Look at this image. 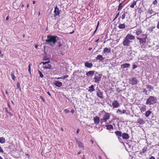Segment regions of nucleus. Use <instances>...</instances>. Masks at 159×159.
<instances>
[{"label":"nucleus","mask_w":159,"mask_h":159,"mask_svg":"<svg viewBox=\"0 0 159 159\" xmlns=\"http://www.w3.org/2000/svg\"><path fill=\"white\" fill-rule=\"evenodd\" d=\"M157 99L156 97L153 96H150L147 99L146 101V104L151 105L157 103Z\"/></svg>","instance_id":"39448f33"},{"label":"nucleus","mask_w":159,"mask_h":159,"mask_svg":"<svg viewBox=\"0 0 159 159\" xmlns=\"http://www.w3.org/2000/svg\"><path fill=\"white\" fill-rule=\"evenodd\" d=\"M7 105H8V106L9 107V108H11V107H10V105L9 103V102L7 103Z\"/></svg>","instance_id":"bf43d9fd"},{"label":"nucleus","mask_w":159,"mask_h":159,"mask_svg":"<svg viewBox=\"0 0 159 159\" xmlns=\"http://www.w3.org/2000/svg\"><path fill=\"white\" fill-rule=\"evenodd\" d=\"M93 121L95 124L96 125H98L100 121L99 117L98 116H96L93 117Z\"/></svg>","instance_id":"ddd939ff"},{"label":"nucleus","mask_w":159,"mask_h":159,"mask_svg":"<svg viewBox=\"0 0 159 159\" xmlns=\"http://www.w3.org/2000/svg\"><path fill=\"white\" fill-rule=\"evenodd\" d=\"M84 65L85 67L89 68H91L93 66V65L92 63H89L88 62H85L84 64Z\"/></svg>","instance_id":"6ab92c4d"},{"label":"nucleus","mask_w":159,"mask_h":159,"mask_svg":"<svg viewBox=\"0 0 159 159\" xmlns=\"http://www.w3.org/2000/svg\"><path fill=\"white\" fill-rule=\"evenodd\" d=\"M64 111H65L66 113H68L69 112V111L68 110H67V109H65V110H64Z\"/></svg>","instance_id":"6e6d98bb"},{"label":"nucleus","mask_w":159,"mask_h":159,"mask_svg":"<svg viewBox=\"0 0 159 159\" xmlns=\"http://www.w3.org/2000/svg\"><path fill=\"white\" fill-rule=\"evenodd\" d=\"M115 134L120 141V140H122L120 138L121 137H122L123 139L125 140H127L129 138V136L128 134L125 133H124L122 134L120 131L118 130L116 131L115 132Z\"/></svg>","instance_id":"20e7f679"},{"label":"nucleus","mask_w":159,"mask_h":159,"mask_svg":"<svg viewBox=\"0 0 159 159\" xmlns=\"http://www.w3.org/2000/svg\"><path fill=\"white\" fill-rule=\"evenodd\" d=\"M147 150V147H145L142 149V151H143V152H144V153Z\"/></svg>","instance_id":"e433bc0d"},{"label":"nucleus","mask_w":159,"mask_h":159,"mask_svg":"<svg viewBox=\"0 0 159 159\" xmlns=\"http://www.w3.org/2000/svg\"><path fill=\"white\" fill-rule=\"evenodd\" d=\"M91 142L92 144H93V143H94V142H93V139H91Z\"/></svg>","instance_id":"774afa93"},{"label":"nucleus","mask_w":159,"mask_h":159,"mask_svg":"<svg viewBox=\"0 0 159 159\" xmlns=\"http://www.w3.org/2000/svg\"><path fill=\"white\" fill-rule=\"evenodd\" d=\"M54 84L56 86L59 87H61L62 85V82L59 81H55Z\"/></svg>","instance_id":"f3484780"},{"label":"nucleus","mask_w":159,"mask_h":159,"mask_svg":"<svg viewBox=\"0 0 159 159\" xmlns=\"http://www.w3.org/2000/svg\"><path fill=\"white\" fill-rule=\"evenodd\" d=\"M98 88L97 87L96 89L97 95L98 98L101 99H103L104 98V97L102 92L99 89H97Z\"/></svg>","instance_id":"9d476101"},{"label":"nucleus","mask_w":159,"mask_h":159,"mask_svg":"<svg viewBox=\"0 0 159 159\" xmlns=\"http://www.w3.org/2000/svg\"><path fill=\"white\" fill-rule=\"evenodd\" d=\"M80 131V129H78L76 131V133L77 134H78Z\"/></svg>","instance_id":"052dcab7"},{"label":"nucleus","mask_w":159,"mask_h":159,"mask_svg":"<svg viewBox=\"0 0 159 159\" xmlns=\"http://www.w3.org/2000/svg\"><path fill=\"white\" fill-rule=\"evenodd\" d=\"M157 3V1L156 0H155V1H154L153 2V4L154 5L156 4Z\"/></svg>","instance_id":"49530a36"},{"label":"nucleus","mask_w":159,"mask_h":159,"mask_svg":"<svg viewBox=\"0 0 159 159\" xmlns=\"http://www.w3.org/2000/svg\"><path fill=\"white\" fill-rule=\"evenodd\" d=\"M98 158H99V159H102V158L101 156H100V155L98 156Z\"/></svg>","instance_id":"69168bd1"},{"label":"nucleus","mask_w":159,"mask_h":159,"mask_svg":"<svg viewBox=\"0 0 159 159\" xmlns=\"http://www.w3.org/2000/svg\"><path fill=\"white\" fill-rule=\"evenodd\" d=\"M148 30L152 32L153 31V28H151V27H150L149 28Z\"/></svg>","instance_id":"5fc2aeb1"},{"label":"nucleus","mask_w":159,"mask_h":159,"mask_svg":"<svg viewBox=\"0 0 159 159\" xmlns=\"http://www.w3.org/2000/svg\"><path fill=\"white\" fill-rule=\"evenodd\" d=\"M100 114L102 115V118L100 119V123L101 124L104 122H107L110 119L111 113L107 112L103 110L100 112L99 115Z\"/></svg>","instance_id":"7ed1b4c3"},{"label":"nucleus","mask_w":159,"mask_h":159,"mask_svg":"<svg viewBox=\"0 0 159 159\" xmlns=\"http://www.w3.org/2000/svg\"><path fill=\"white\" fill-rule=\"evenodd\" d=\"M143 92H145V93H146V94H147V90H146V89H143Z\"/></svg>","instance_id":"a18cd8bd"},{"label":"nucleus","mask_w":159,"mask_h":159,"mask_svg":"<svg viewBox=\"0 0 159 159\" xmlns=\"http://www.w3.org/2000/svg\"><path fill=\"white\" fill-rule=\"evenodd\" d=\"M28 71L30 74H31V63H30L28 66Z\"/></svg>","instance_id":"c9c22d12"},{"label":"nucleus","mask_w":159,"mask_h":159,"mask_svg":"<svg viewBox=\"0 0 159 159\" xmlns=\"http://www.w3.org/2000/svg\"><path fill=\"white\" fill-rule=\"evenodd\" d=\"M142 36L144 37L143 38H140L139 37H137L136 38L137 39L139 40V44L141 48L145 44L147 38V36L146 34H143Z\"/></svg>","instance_id":"423d86ee"},{"label":"nucleus","mask_w":159,"mask_h":159,"mask_svg":"<svg viewBox=\"0 0 159 159\" xmlns=\"http://www.w3.org/2000/svg\"><path fill=\"white\" fill-rule=\"evenodd\" d=\"M122 110H121V109H118L116 111V112L117 113H119L120 114H122L123 113H122Z\"/></svg>","instance_id":"4c0bfd02"},{"label":"nucleus","mask_w":159,"mask_h":159,"mask_svg":"<svg viewBox=\"0 0 159 159\" xmlns=\"http://www.w3.org/2000/svg\"><path fill=\"white\" fill-rule=\"evenodd\" d=\"M44 62H45L46 65V64H48V63H49L50 62V61H49V60H48V61H47Z\"/></svg>","instance_id":"3c124183"},{"label":"nucleus","mask_w":159,"mask_h":159,"mask_svg":"<svg viewBox=\"0 0 159 159\" xmlns=\"http://www.w3.org/2000/svg\"><path fill=\"white\" fill-rule=\"evenodd\" d=\"M96 59L100 61H102L104 60V58L101 55H99L96 57Z\"/></svg>","instance_id":"b1692460"},{"label":"nucleus","mask_w":159,"mask_h":159,"mask_svg":"<svg viewBox=\"0 0 159 159\" xmlns=\"http://www.w3.org/2000/svg\"><path fill=\"white\" fill-rule=\"evenodd\" d=\"M11 78L13 80L15 81V80L16 77L14 75V72H11Z\"/></svg>","instance_id":"2f4dec72"},{"label":"nucleus","mask_w":159,"mask_h":159,"mask_svg":"<svg viewBox=\"0 0 159 159\" xmlns=\"http://www.w3.org/2000/svg\"><path fill=\"white\" fill-rule=\"evenodd\" d=\"M40 98L43 100V101L44 102H45V100L42 97V96H40Z\"/></svg>","instance_id":"09e8293b"},{"label":"nucleus","mask_w":159,"mask_h":159,"mask_svg":"<svg viewBox=\"0 0 159 159\" xmlns=\"http://www.w3.org/2000/svg\"><path fill=\"white\" fill-rule=\"evenodd\" d=\"M147 88L150 89H153V87L150 85H147L146 86Z\"/></svg>","instance_id":"72a5a7b5"},{"label":"nucleus","mask_w":159,"mask_h":159,"mask_svg":"<svg viewBox=\"0 0 159 159\" xmlns=\"http://www.w3.org/2000/svg\"><path fill=\"white\" fill-rule=\"evenodd\" d=\"M52 67L49 64H47V65H45L43 66V68L44 69H51Z\"/></svg>","instance_id":"cd10ccee"},{"label":"nucleus","mask_w":159,"mask_h":159,"mask_svg":"<svg viewBox=\"0 0 159 159\" xmlns=\"http://www.w3.org/2000/svg\"><path fill=\"white\" fill-rule=\"evenodd\" d=\"M60 11H59V9L57 6H56L55 7L54 10V17H56L58 16H59L60 14Z\"/></svg>","instance_id":"f8f14e48"},{"label":"nucleus","mask_w":159,"mask_h":159,"mask_svg":"<svg viewBox=\"0 0 159 159\" xmlns=\"http://www.w3.org/2000/svg\"><path fill=\"white\" fill-rule=\"evenodd\" d=\"M7 114H8L11 116H12V114L10 112H8Z\"/></svg>","instance_id":"37998d69"},{"label":"nucleus","mask_w":159,"mask_h":159,"mask_svg":"<svg viewBox=\"0 0 159 159\" xmlns=\"http://www.w3.org/2000/svg\"><path fill=\"white\" fill-rule=\"evenodd\" d=\"M94 73V71H89L88 72L86 73V75L87 76H92L93 75Z\"/></svg>","instance_id":"5701e85b"},{"label":"nucleus","mask_w":159,"mask_h":159,"mask_svg":"<svg viewBox=\"0 0 159 159\" xmlns=\"http://www.w3.org/2000/svg\"><path fill=\"white\" fill-rule=\"evenodd\" d=\"M16 87H17V89L20 88V84L19 82H18L17 83Z\"/></svg>","instance_id":"ea45409f"},{"label":"nucleus","mask_w":159,"mask_h":159,"mask_svg":"<svg viewBox=\"0 0 159 159\" xmlns=\"http://www.w3.org/2000/svg\"><path fill=\"white\" fill-rule=\"evenodd\" d=\"M95 90L93 85H91L90 87H89V91L90 92H93Z\"/></svg>","instance_id":"a878e982"},{"label":"nucleus","mask_w":159,"mask_h":159,"mask_svg":"<svg viewBox=\"0 0 159 159\" xmlns=\"http://www.w3.org/2000/svg\"><path fill=\"white\" fill-rule=\"evenodd\" d=\"M151 112L150 111H148L145 113V116L146 117H148L149 116V115L151 114Z\"/></svg>","instance_id":"7c9ffc66"},{"label":"nucleus","mask_w":159,"mask_h":159,"mask_svg":"<svg viewBox=\"0 0 159 159\" xmlns=\"http://www.w3.org/2000/svg\"><path fill=\"white\" fill-rule=\"evenodd\" d=\"M106 129L107 130L113 129V127L111 125H106Z\"/></svg>","instance_id":"393cba45"},{"label":"nucleus","mask_w":159,"mask_h":159,"mask_svg":"<svg viewBox=\"0 0 159 159\" xmlns=\"http://www.w3.org/2000/svg\"><path fill=\"white\" fill-rule=\"evenodd\" d=\"M140 153L141 155H143L144 153L143 152V151H140Z\"/></svg>","instance_id":"680f3d73"},{"label":"nucleus","mask_w":159,"mask_h":159,"mask_svg":"<svg viewBox=\"0 0 159 159\" xmlns=\"http://www.w3.org/2000/svg\"><path fill=\"white\" fill-rule=\"evenodd\" d=\"M5 111L6 112V113H7L8 112H9V111H8V109H7V107H5Z\"/></svg>","instance_id":"864d4df0"},{"label":"nucleus","mask_w":159,"mask_h":159,"mask_svg":"<svg viewBox=\"0 0 159 159\" xmlns=\"http://www.w3.org/2000/svg\"><path fill=\"white\" fill-rule=\"evenodd\" d=\"M71 112L72 113H73L74 112V109L71 110Z\"/></svg>","instance_id":"338daca9"},{"label":"nucleus","mask_w":159,"mask_h":159,"mask_svg":"<svg viewBox=\"0 0 159 159\" xmlns=\"http://www.w3.org/2000/svg\"><path fill=\"white\" fill-rule=\"evenodd\" d=\"M139 109L142 112H144L146 110V106L142 104H141L139 107Z\"/></svg>","instance_id":"dca6fc26"},{"label":"nucleus","mask_w":159,"mask_h":159,"mask_svg":"<svg viewBox=\"0 0 159 159\" xmlns=\"http://www.w3.org/2000/svg\"><path fill=\"white\" fill-rule=\"evenodd\" d=\"M46 92L48 93V94L50 96H51V94H50V93H49V92L48 91V92H46Z\"/></svg>","instance_id":"4d7b16f0"},{"label":"nucleus","mask_w":159,"mask_h":159,"mask_svg":"<svg viewBox=\"0 0 159 159\" xmlns=\"http://www.w3.org/2000/svg\"><path fill=\"white\" fill-rule=\"evenodd\" d=\"M118 27L120 29H124L125 28V24H120Z\"/></svg>","instance_id":"c756f323"},{"label":"nucleus","mask_w":159,"mask_h":159,"mask_svg":"<svg viewBox=\"0 0 159 159\" xmlns=\"http://www.w3.org/2000/svg\"><path fill=\"white\" fill-rule=\"evenodd\" d=\"M102 75L100 74L96 73L95 74L94 79V82L96 83H99V81L101 80Z\"/></svg>","instance_id":"0eeeda50"},{"label":"nucleus","mask_w":159,"mask_h":159,"mask_svg":"<svg viewBox=\"0 0 159 159\" xmlns=\"http://www.w3.org/2000/svg\"><path fill=\"white\" fill-rule=\"evenodd\" d=\"M130 66V64L129 63H125L122 64L121 66L122 68L124 69L125 68H128Z\"/></svg>","instance_id":"aec40b11"},{"label":"nucleus","mask_w":159,"mask_h":159,"mask_svg":"<svg viewBox=\"0 0 159 159\" xmlns=\"http://www.w3.org/2000/svg\"><path fill=\"white\" fill-rule=\"evenodd\" d=\"M69 77V76L68 75H64L62 77H58L57 78V79H65L66 78H67Z\"/></svg>","instance_id":"473e14b6"},{"label":"nucleus","mask_w":159,"mask_h":159,"mask_svg":"<svg viewBox=\"0 0 159 159\" xmlns=\"http://www.w3.org/2000/svg\"><path fill=\"white\" fill-rule=\"evenodd\" d=\"M75 141L76 143L78 144L79 147L83 149L84 150V146L83 143L82 142L78 140L77 139H76Z\"/></svg>","instance_id":"2eb2a0df"},{"label":"nucleus","mask_w":159,"mask_h":159,"mask_svg":"<svg viewBox=\"0 0 159 159\" xmlns=\"http://www.w3.org/2000/svg\"><path fill=\"white\" fill-rule=\"evenodd\" d=\"M99 21L98 22L97 26H96V30H97L98 29V27L99 25Z\"/></svg>","instance_id":"de8ad7c7"},{"label":"nucleus","mask_w":159,"mask_h":159,"mask_svg":"<svg viewBox=\"0 0 159 159\" xmlns=\"http://www.w3.org/2000/svg\"><path fill=\"white\" fill-rule=\"evenodd\" d=\"M6 142L5 138L3 137H1L0 138V143L2 144Z\"/></svg>","instance_id":"bb28decb"},{"label":"nucleus","mask_w":159,"mask_h":159,"mask_svg":"<svg viewBox=\"0 0 159 159\" xmlns=\"http://www.w3.org/2000/svg\"><path fill=\"white\" fill-rule=\"evenodd\" d=\"M124 1L121 2L119 5L117 9L118 11H120L122 9V8L124 7V5H123V3Z\"/></svg>","instance_id":"4be33fe9"},{"label":"nucleus","mask_w":159,"mask_h":159,"mask_svg":"<svg viewBox=\"0 0 159 159\" xmlns=\"http://www.w3.org/2000/svg\"><path fill=\"white\" fill-rule=\"evenodd\" d=\"M120 14V12H118L116 14V16H115V18L114 19H113V21L115 20H116V19L118 17L119 15Z\"/></svg>","instance_id":"58836bf2"},{"label":"nucleus","mask_w":159,"mask_h":159,"mask_svg":"<svg viewBox=\"0 0 159 159\" xmlns=\"http://www.w3.org/2000/svg\"><path fill=\"white\" fill-rule=\"evenodd\" d=\"M134 36L131 34H128L126 37L124 38L122 42L123 45L124 46L128 47L129 46L131 43V40H134L135 39Z\"/></svg>","instance_id":"f03ea898"},{"label":"nucleus","mask_w":159,"mask_h":159,"mask_svg":"<svg viewBox=\"0 0 159 159\" xmlns=\"http://www.w3.org/2000/svg\"><path fill=\"white\" fill-rule=\"evenodd\" d=\"M137 67V66L135 65H133V66L132 68L133 70L135 69Z\"/></svg>","instance_id":"a19ab883"},{"label":"nucleus","mask_w":159,"mask_h":159,"mask_svg":"<svg viewBox=\"0 0 159 159\" xmlns=\"http://www.w3.org/2000/svg\"><path fill=\"white\" fill-rule=\"evenodd\" d=\"M43 64V65H46L45 64V63L44 62H42L40 64Z\"/></svg>","instance_id":"e2e57ef3"},{"label":"nucleus","mask_w":159,"mask_h":159,"mask_svg":"<svg viewBox=\"0 0 159 159\" xmlns=\"http://www.w3.org/2000/svg\"><path fill=\"white\" fill-rule=\"evenodd\" d=\"M138 82V80L135 77L132 78L129 80V84L132 85L137 84Z\"/></svg>","instance_id":"6e6552de"},{"label":"nucleus","mask_w":159,"mask_h":159,"mask_svg":"<svg viewBox=\"0 0 159 159\" xmlns=\"http://www.w3.org/2000/svg\"><path fill=\"white\" fill-rule=\"evenodd\" d=\"M122 113L123 114H125V113H126V110H125V109H123L122 110Z\"/></svg>","instance_id":"c03bdc74"},{"label":"nucleus","mask_w":159,"mask_h":159,"mask_svg":"<svg viewBox=\"0 0 159 159\" xmlns=\"http://www.w3.org/2000/svg\"><path fill=\"white\" fill-rule=\"evenodd\" d=\"M137 123L139 124V125H142L145 123V121L144 120L142 119L139 118L137 120Z\"/></svg>","instance_id":"a211bd4d"},{"label":"nucleus","mask_w":159,"mask_h":159,"mask_svg":"<svg viewBox=\"0 0 159 159\" xmlns=\"http://www.w3.org/2000/svg\"><path fill=\"white\" fill-rule=\"evenodd\" d=\"M112 105L114 108H118L120 106L119 103L117 100H114L112 102Z\"/></svg>","instance_id":"4468645a"},{"label":"nucleus","mask_w":159,"mask_h":159,"mask_svg":"<svg viewBox=\"0 0 159 159\" xmlns=\"http://www.w3.org/2000/svg\"><path fill=\"white\" fill-rule=\"evenodd\" d=\"M127 12L125 11L124 10L121 13L120 16L119 18V20L121 19L122 20H123L125 19L127 16Z\"/></svg>","instance_id":"1a4fd4ad"},{"label":"nucleus","mask_w":159,"mask_h":159,"mask_svg":"<svg viewBox=\"0 0 159 159\" xmlns=\"http://www.w3.org/2000/svg\"><path fill=\"white\" fill-rule=\"evenodd\" d=\"M9 16H7L6 17V20H9Z\"/></svg>","instance_id":"0e129e2a"},{"label":"nucleus","mask_w":159,"mask_h":159,"mask_svg":"<svg viewBox=\"0 0 159 159\" xmlns=\"http://www.w3.org/2000/svg\"><path fill=\"white\" fill-rule=\"evenodd\" d=\"M137 2L135 0H134L133 2L131 3L130 7L132 8H133L134 7V6L136 5L137 3Z\"/></svg>","instance_id":"c85d7f7f"},{"label":"nucleus","mask_w":159,"mask_h":159,"mask_svg":"<svg viewBox=\"0 0 159 159\" xmlns=\"http://www.w3.org/2000/svg\"><path fill=\"white\" fill-rule=\"evenodd\" d=\"M3 153V151L1 148V146L0 145V153Z\"/></svg>","instance_id":"79ce46f5"},{"label":"nucleus","mask_w":159,"mask_h":159,"mask_svg":"<svg viewBox=\"0 0 159 159\" xmlns=\"http://www.w3.org/2000/svg\"><path fill=\"white\" fill-rule=\"evenodd\" d=\"M58 40V37L55 35H48L47 39L45 41L47 44H50L52 46L55 45Z\"/></svg>","instance_id":"f257e3e1"},{"label":"nucleus","mask_w":159,"mask_h":159,"mask_svg":"<svg viewBox=\"0 0 159 159\" xmlns=\"http://www.w3.org/2000/svg\"><path fill=\"white\" fill-rule=\"evenodd\" d=\"M39 74L40 77L42 78L44 76L42 72H41L39 70Z\"/></svg>","instance_id":"f704fd0d"},{"label":"nucleus","mask_w":159,"mask_h":159,"mask_svg":"<svg viewBox=\"0 0 159 159\" xmlns=\"http://www.w3.org/2000/svg\"><path fill=\"white\" fill-rule=\"evenodd\" d=\"M134 32L137 36H139L143 33L141 27L139 28H136L134 30Z\"/></svg>","instance_id":"9b49d317"},{"label":"nucleus","mask_w":159,"mask_h":159,"mask_svg":"<svg viewBox=\"0 0 159 159\" xmlns=\"http://www.w3.org/2000/svg\"><path fill=\"white\" fill-rule=\"evenodd\" d=\"M157 27L158 29H159V21L158 22Z\"/></svg>","instance_id":"603ef678"},{"label":"nucleus","mask_w":159,"mask_h":159,"mask_svg":"<svg viewBox=\"0 0 159 159\" xmlns=\"http://www.w3.org/2000/svg\"><path fill=\"white\" fill-rule=\"evenodd\" d=\"M111 50L110 48H104L103 51V52L104 53H109L111 52Z\"/></svg>","instance_id":"412c9836"},{"label":"nucleus","mask_w":159,"mask_h":159,"mask_svg":"<svg viewBox=\"0 0 159 159\" xmlns=\"http://www.w3.org/2000/svg\"><path fill=\"white\" fill-rule=\"evenodd\" d=\"M149 159H155L154 157L151 156Z\"/></svg>","instance_id":"13d9d810"},{"label":"nucleus","mask_w":159,"mask_h":159,"mask_svg":"<svg viewBox=\"0 0 159 159\" xmlns=\"http://www.w3.org/2000/svg\"><path fill=\"white\" fill-rule=\"evenodd\" d=\"M48 60H49L48 58H46V57H44L43 58V61H45V60H48Z\"/></svg>","instance_id":"8fccbe9b"}]
</instances>
